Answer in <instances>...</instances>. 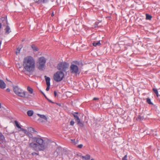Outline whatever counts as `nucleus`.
I'll list each match as a JSON object with an SVG mask.
<instances>
[{
    "label": "nucleus",
    "mask_w": 160,
    "mask_h": 160,
    "mask_svg": "<svg viewBox=\"0 0 160 160\" xmlns=\"http://www.w3.org/2000/svg\"><path fill=\"white\" fill-rule=\"evenodd\" d=\"M22 66L24 72H32L34 71L35 67V62L34 58L30 55L24 57L22 61Z\"/></svg>",
    "instance_id": "nucleus-1"
},
{
    "label": "nucleus",
    "mask_w": 160,
    "mask_h": 160,
    "mask_svg": "<svg viewBox=\"0 0 160 160\" xmlns=\"http://www.w3.org/2000/svg\"><path fill=\"white\" fill-rule=\"evenodd\" d=\"M34 141L36 143L41 151H44L46 148V147L43 140L40 138L34 137L32 138Z\"/></svg>",
    "instance_id": "nucleus-2"
},
{
    "label": "nucleus",
    "mask_w": 160,
    "mask_h": 160,
    "mask_svg": "<svg viewBox=\"0 0 160 160\" xmlns=\"http://www.w3.org/2000/svg\"><path fill=\"white\" fill-rule=\"evenodd\" d=\"M13 89L15 94L18 96L22 98L25 97L26 92L18 86H13Z\"/></svg>",
    "instance_id": "nucleus-3"
},
{
    "label": "nucleus",
    "mask_w": 160,
    "mask_h": 160,
    "mask_svg": "<svg viewBox=\"0 0 160 160\" xmlns=\"http://www.w3.org/2000/svg\"><path fill=\"white\" fill-rule=\"evenodd\" d=\"M64 76V73L63 72L61 71H58L54 74L53 79L57 82H60L63 79Z\"/></svg>",
    "instance_id": "nucleus-4"
},
{
    "label": "nucleus",
    "mask_w": 160,
    "mask_h": 160,
    "mask_svg": "<svg viewBox=\"0 0 160 160\" xmlns=\"http://www.w3.org/2000/svg\"><path fill=\"white\" fill-rule=\"evenodd\" d=\"M46 62V59L44 57H42L39 58L38 60V68L39 70H42L45 65Z\"/></svg>",
    "instance_id": "nucleus-5"
},
{
    "label": "nucleus",
    "mask_w": 160,
    "mask_h": 160,
    "mask_svg": "<svg viewBox=\"0 0 160 160\" xmlns=\"http://www.w3.org/2000/svg\"><path fill=\"white\" fill-rule=\"evenodd\" d=\"M69 64L65 62H61L58 64L57 68L59 70L65 72L68 67Z\"/></svg>",
    "instance_id": "nucleus-6"
},
{
    "label": "nucleus",
    "mask_w": 160,
    "mask_h": 160,
    "mask_svg": "<svg viewBox=\"0 0 160 160\" xmlns=\"http://www.w3.org/2000/svg\"><path fill=\"white\" fill-rule=\"evenodd\" d=\"M28 147L31 149L35 151L38 152L41 151L38 145V144L33 142L30 143L28 145Z\"/></svg>",
    "instance_id": "nucleus-7"
},
{
    "label": "nucleus",
    "mask_w": 160,
    "mask_h": 160,
    "mask_svg": "<svg viewBox=\"0 0 160 160\" xmlns=\"http://www.w3.org/2000/svg\"><path fill=\"white\" fill-rule=\"evenodd\" d=\"M70 70L71 73L76 74L78 71V68L77 65L72 64L70 66Z\"/></svg>",
    "instance_id": "nucleus-8"
},
{
    "label": "nucleus",
    "mask_w": 160,
    "mask_h": 160,
    "mask_svg": "<svg viewBox=\"0 0 160 160\" xmlns=\"http://www.w3.org/2000/svg\"><path fill=\"white\" fill-rule=\"evenodd\" d=\"M37 115L39 116L41 119H39L38 120L42 122H45L47 121L46 116L44 115H41L39 114H37Z\"/></svg>",
    "instance_id": "nucleus-9"
},
{
    "label": "nucleus",
    "mask_w": 160,
    "mask_h": 160,
    "mask_svg": "<svg viewBox=\"0 0 160 160\" xmlns=\"http://www.w3.org/2000/svg\"><path fill=\"white\" fill-rule=\"evenodd\" d=\"M144 114L142 113H140L136 118V120L138 121H141L144 119Z\"/></svg>",
    "instance_id": "nucleus-10"
},
{
    "label": "nucleus",
    "mask_w": 160,
    "mask_h": 160,
    "mask_svg": "<svg viewBox=\"0 0 160 160\" xmlns=\"http://www.w3.org/2000/svg\"><path fill=\"white\" fill-rule=\"evenodd\" d=\"M73 115L75 118V120L77 121L78 124H79L81 126H83V124L81 122L78 117L75 114H73Z\"/></svg>",
    "instance_id": "nucleus-11"
},
{
    "label": "nucleus",
    "mask_w": 160,
    "mask_h": 160,
    "mask_svg": "<svg viewBox=\"0 0 160 160\" xmlns=\"http://www.w3.org/2000/svg\"><path fill=\"white\" fill-rule=\"evenodd\" d=\"M80 157L83 160H89L90 158V156L88 154L86 155L85 156L80 155Z\"/></svg>",
    "instance_id": "nucleus-12"
},
{
    "label": "nucleus",
    "mask_w": 160,
    "mask_h": 160,
    "mask_svg": "<svg viewBox=\"0 0 160 160\" xmlns=\"http://www.w3.org/2000/svg\"><path fill=\"white\" fill-rule=\"evenodd\" d=\"M6 84L2 80H0V88L4 89L6 88Z\"/></svg>",
    "instance_id": "nucleus-13"
},
{
    "label": "nucleus",
    "mask_w": 160,
    "mask_h": 160,
    "mask_svg": "<svg viewBox=\"0 0 160 160\" xmlns=\"http://www.w3.org/2000/svg\"><path fill=\"white\" fill-rule=\"evenodd\" d=\"M5 141V138L3 135L0 133V143H2Z\"/></svg>",
    "instance_id": "nucleus-14"
},
{
    "label": "nucleus",
    "mask_w": 160,
    "mask_h": 160,
    "mask_svg": "<svg viewBox=\"0 0 160 160\" xmlns=\"http://www.w3.org/2000/svg\"><path fill=\"white\" fill-rule=\"evenodd\" d=\"M45 78L47 85H50V78L48 77H47L46 76H45Z\"/></svg>",
    "instance_id": "nucleus-15"
},
{
    "label": "nucleus",
    "mask_w": 160,
    "mask_h": 160,
    "mask_svg": "<svg viewBox=\"0 0 160 160\" xmlns=\"http://www.w3.org/2000/svg\"><path fill=\"white\" fill-rule=\"evenodd\" d=\"M28 131L32 133H37V132L33 128L31 127H29L28 128Z\"/></svg>",
    "instance_id": "nucleus-16"
},
{
    "label": "nucleus",
    "mask_w": 160,
    "mask_h": 160,
    "mask_svg": "<svg viewBox=\"0 0 160 160\" xmlns=\"http://www.w3.org/2000/svg\"><path fill=\"white\" fill-rule=\"evenodd\" d=\"M27 90L28 92L29 93L32 94L33 93V89L30 86H28L27 87Z\"/></svg>",
    "instance_id": "nucleus-17"
},
{
    "label": "nucleus",
    "mask_w": 160,
    "mask_h": 160,
    "mask_svg": "<svg viewBox=\"0 0 160 160\" xmlns=\"http://www.w3.org/2000/svg\"><path fill=\"white\" fill-rule=\"evenodd\" d=\"M5 33L6 34H8L11 32L10 28V27L7 26L5 29Z\"/></svg>",
    "instance_id": "nucleus-18"
},
{
    "label": "nucleus",
    "mask_w": 160,
    "mask_h": 160,
    "mask_svg": "<svg viewBox=\"0 0 160 160\" xmlns=\"http://www.w3.org/2000/svg\"><path fill=\"white\" fill-rule=\"evenodd\" d=\"M34 113L33 111L32 110H30L28 111L27 112V115L28 116L31 117L32 116Z\"/></svg>",
    "instance_id": "nucleus-19"
},
{
    "label": "nucleus",
    "mask_w": 160,
    "mask_h": 160,
    "mask_svg": "<svg viewBox=\"0 0 160 160\" xmlns=\"http://www.w3.org/2000/svg\"><path fill=\"white\" fill-rule=\"evenodd\" d=\"M92 45L96 47L97 46H100L101 45L100 41H98L97 42H95L92 43Z\"/></svg>",
    "instance_id": "nucleus-20"
},
{
    "label": "nucleus",
    "mask_w": 160,
    "mask_h": 160,
    "mask_svg": "<svg viewBox=\"0 0 160 160\" xmlns=\"http://www.w3.org/2000/svg\"><path fill=\"white\" fill-rule=\"evenodd\" d=\"M31 47L33 50L35 51H38L39 50L38 48L34 45H32Z\"/></svg>",
    "instance_id": "nucleus-21"
},
{
    "label": "nucleus",
    "mask_w": 160,
    "mask_h": 160,
    "mask_svg": "<svg viewBox=\"0 0 160 160\" xmlns=\"http://www.w3.org/2000/svg\"><path fill=\"white\" fill-rule=\"evenodd\" d=\"M14 123H15V124L17 128H20V129H21V127L19 125V124L18 123V122L17 121H14Z\"/></svg>",
    "instance_id": "nucleus-22"
},
{
    "label": "nucleus",
    "mask_w": 160,
    "mask_h": 160,
    "mask_svg": "<svg viewBox=\"0 0 160 160\" xmlns=\"http://www.w3.org/2000/svg\"><path fill=\"white\" fill-rule=\"evenodd\" d=\"M41 4L44 3L46 4L48 3L50 0H41Z\"/></svg>",
    "instance_id": "nucleus-23"
},
{
    "label": "nucleus",
    "mask_w": 160,
    "mask_h": 160,
    "mask_svg": "<svg viewBox=\"0 0 160 160\" xmlns=\"http://www.w3.org/2000/svg\"><path fill=\"white\" fill-rule=\"evenodd\" d=\"M71 142L74 144H76L78 143V141H76L75 139H71Z\"/></svg>",
    "instance_id": "nucleus-24"
},
{
    "label": "nucleus",
    "mask_w": 160,
    "mask_h": 160,
    "mask_svg": "<svg viewBox=\"0 0 160 160\" xmlns=\"http://www.w3.org/2000/svg\"><path fill=\"white\" fill-rule=\"evenodd\" d=\"M1 20L2 21V22L5 21L7 24H8L7 20V18L6 17H4L2 18H1Z\"/></svg>",
    "instance_id": "nucleus-25"
},
{
    "label": "nucleus",
    "mask_w": 160,
    "mask_h": 160,
    "mask_svg": "<svg viewBox=\"0 0 160 160\" xmlns=\"http://www.w3.org/2000/svg\"><path fill=\"white\" fill-rule=\"evenodd\" d=\"M152 16L148 14H146V19L148 20H151L152 18Z\"/></svg>",
    "instance_id": "nucleus-26"
},
{
    "label": "nucleus",
    "mask_w": 160,
    "mask_h": 160,
    "mask_svg": "<svg viewBox=\"0 0 160 160\" xmlns=\"http://www.w3.org/2000/svg\"><path fill=\"white\" fill-rule=\"evenodd\" d=\"M152 90L156 94L157 96L158 97V92L156 89L155 88H153Z\"/></svg>",
    "instance_id": "nucleus-27"
},
{
    "label": "nucleus",
    "mask_w": 160,
    "mask_h": 160,
    "mask_svg": "<svg viewBox=\"0 0 160 160\" xmlns=\"http://www.w3.org/2000/svg\"><path fill=\"white\" fill-rule=\"evenodd\" d=\"M147 102L148 103V104H152L151 101L150 99L149 98H147Z\"/></svg>",
    "instance_id": "nucleus-28"
},
{
    "label": "nucleus",
    "mask_w": 160,
    "mask_h": 160,
    "mask_svg": "<svg viewBox=\"0 0 160 160\" xmlns=\"http://www.w3.org/2000/svg\"><path fill=\"white\" fill-rule=\"evenodd\" d=\"M20 49H21L19 48H18L17 49L16 51V55H18V54L19 53L20 51Z\"/></svg>",
    "instance_id": "nucleus-29"
},
{
    "label": "nucleus",
    "mask_w": 160,
    "mask_h": 160,
    "mask_svg": "<svg viewBox=\"0 0 160 160\" xmlns=\"http://www.w3.org/2000/svg\"><path fill=\"white\" fill-rule=\"evenodd\" d=\"M26 135L28 136L30 138H32V134H31V133L28 132L26 134Z\"/></svg>",
    "instance_id": "nucleus-30"
},
{
    "label": "nucleus",
    "mask_w": 160,
    "mask_h": 160,
    "mask_svg": "<svg viewBox=\"0 0 160 160\" xmlns=\"http://www.w3.org/2000/svg\"><path fill=\"white\" fill-rule=\"evenodd\" d=\"M35 2L38 4H41V0H33Z\"/></svg>",
    "instance_id": "nucleus-31"
},
{
    "label": "nucleus",
    "mask_w": 160,
    "mask_h": 160,
    "mask_svg": "<svg viewBox=\"0 0 160 160\" xmlns=\"http://www.w3.org/2000/svg\"><path fill=\"white\" fill-rule=\"evenodd\" d=\"M20 129H21V130L23 131L26 134H27V133L28 132L25 129H24L23 128H21Z\"/></svg>",
    "instance_id": "nucleus-32"
},
{
    "label": "nucleus",
    "mask_w": 160,
    "mask_h": 160,
    "mask_svg": "<svg viewBox=\"0 0 160 160\" xmlns=\"http://www.w3.org/2000/svg\"><path fill=\"white\" fill-rule=\"evenodd\" d=\"M31 154L32 156L38 155V153L35 152H33Z\"/></svg>",
    "instance_id": "nucleus-33"
},
{
    "label": "nucleus",
    "mask_w": 160,
    "mask_h": 160,
    "mask_svg": "<svg viewBox=\"0 0 160 160\" xmlns=\"http://www.w3.org/2000/svg\"><path fill=\"white\" fill-rule=\"evenodd\" d=\"M74 124V122L73 120H71L70 122V124L71 125L73 126Z\"/></svg>",
    "instance_id": "nucleus-34"
},
{
    "label": "nucleus",
    "mask_w": 160,
    "mask_h": 160,
    "mask_svg": "<svg viewBox=\"0 0 160 160\" xmlns=\"http://www.w3.org/2000/svg\"><path fill=\"white\" fill-rule=\"evenodd\" d=\"M82 147H83L82 144H80V145H78L77 147V148H82Z\"/></svg>",
    "instance_id": "nucleus-35"
},
{
    "label": "nucleus",
    "mask_w": 160,
    "mask_h": 160,
    "mask_svg": "<svg viewBox=\"0 0 160 160\" xmlns=\"http://www.w3.org/2000/svg\"><path fill=\"white\" fill-rule=\"evenodd\" d=\"M127 155H125L124 157L123 158L122 160H127Z\"/></svg>",
    "instance_id": "nucleus-36"
},
{
    "label": "nucleus",
    "mask_w": 160,
    "mask_h": 160,
    "mask_svg": "<svg viewBox=\"0 0 160 160\" xmlns=\"http://www.w3.org/2000/svg\"><path fill=\"white\" fill-rule=\"evenodd\" d=\"M47 85V87L46 90L47 91H48L50 88V85Z\"/></svg>",
    "instance_id": "nucleus-37"
},
{
    "label": "nucleus",
    "mask_w": 160,
    "mask_h": 160,
    "mask_svg": "<svg viewBox=\"0 0 160 160\" xmlns=\"http://www.w3.org/2000/svg\"><path fill=\"white\" fill-rule=\"evenodd\" d=\"M54 94L55 97H56L57 96V92L56 91H54Z\"/></svg>",
    "instance_id": "nucleus-38"
},
{
    "label": "nucleus",
    "mask_w": 160,
    "mask_h": 160,
    "mask_svg": "<svg viewBox=\"0 0 160 160\" xmlns=\"http://www.w3.org/2000/svg\"><path fill=\"white\" fill-rule=\"evenodd\" d=\"M93 100H98V98H93Z\"/></svg>",
    "instance_id": "nucleus-39"
},
{
    "label": "nucleus",
    "mask_w": 160,
    "mask_h": 160,
    "mask_svg": "<svg viewBox=\"0 0 160 160\" xmlns=\"http://www.w3.org/2000/svg\"><path fill=\"white\" fill-rule=\"evenodd\" d=\"M54 16V12H52L51 14V16L52 17H53V16Z\"/></svg>",
    "instance_id": "nucleus-40"
},
{
    "label": "nucleus",
    "mask_w": 160,
    "mask_h": 160,
    "mask_svg": "<svg viewBox=\"0 0 160 160\" xmlns=\"http://www.w3.org/2000/svg\"><path fill=\"white\" fill-rule=\"evenodd\" d=\"M6 91L8 92H9L10 91V89L9 88H7L6 89Z\"/></svg>",
    "instance_id": "nucleus-41"
},
{
    "label": "nucleus",
    "mask_w": 160,
    "mask_h": 160,
    "mask_svg": "<svg viewBox=\"0 0 160 160\" xmlns=\"http://www.w3.org/2000/svg\"><path fill=\"white\" fill-rule=\"evenodd\" d=\"M48 101L51 102V103H53V102H52L51 100H49V99H48Z\"/></svg>",
    "instance_id": "nucleus-42"
},
{
    "label": "nucleus",
    "mask_w": 160,
    "mask_h": 160,
    "mask_svg": "<svg viewBox=\"0 0 160 160\" xmlns=\"http://www.w3.org/2000/svg\"><path fill=\"white\" fill-rule=\"evenodd\" d=\"M2 26V24H1V23L0 22V30L1 29V28Z\"/></svg>",
    "instance_id": "nucleus-43"
},
{
    "label": "nucleus",
    "mask_w": 160,
    "mask_h": 160,
    "mask_svg": "<svg viewBox=\"0 0 160 160\" xmlns=\"http://www.w3.org/2000/svg\"><path fill=\"white\" fill-rule=\"evenodd\" d=\"M42 92V93L45 96V95H44V94L43 93V92Z\"/></svg>",
    "instance_id": "nucleus-44"
},
{
    "label": "nucleus",
    "mask_w": 160,
    "mask_h": 160,
    "mask_svg": "<svg viewBox=\"0 0 160 160\" xmlns=\"http://www.w3.org/2000/svg\"><path fill=\"white\" fill-rule=\"evenodd\" d=\"M1 104L0 103V108H1Z\"/></svg>",
    "instance_id": "nucleus-45"
},
{
    "label": "nucleus",
    "mask_w": 160,
    "mask_h": 160,
    "mask_svg": "<svg viewBox=\"0 0 160 160\" xmlns=\"http://www.w3.org/2000/svg\"><path fill=\"white\" fill-rule=\"evenodd\" d=\"M91 160H94V159H91Z\"/></svg>",
    "instance_id": "nucleus-46"
},
{
    "label": "nucleus",
    "mask_w": 160,
    "mask_h": 160,
    "mask_svg": "<svg viewBox=\"0 0 160 160\" xmlns=\"http://www.w3.org/2000/svg\"><path fill=\"white\" fill-rule=\"evenodd\" d=\"M75 113H76V114H78V112H75Z\"/></svg>",
    "instance_id": "nucleus-47"
}]
</instances>
